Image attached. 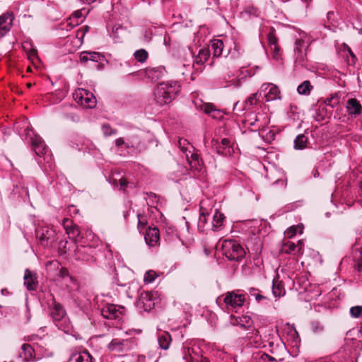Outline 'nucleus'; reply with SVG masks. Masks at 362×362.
Returning <instances> with one entry per match:
<instances>
[{"label":"nucleus","mask_w":362,"mask_h":362,"mask_svg":"<svg viewBox=\"0 0 362 362\" xmlns=\"http://www.w3.org/2000/svg\"><path fill=\"white\" fill-rule=\"evenodd\" d=\"M28 57L30 59H33L35 57H37V52L35 50H32L29 54Z\"/></svg>","instance_id":"62"},{"label":"nucleus","mask_w":362,"mask_h":362,"mask_svg":"<svg viewBox=\"0 0 362 362\" xmlns=\"http://www.w3.org/2000/svg\"><path fill=\"white\" fill-rule=\"evenodd\" d=\"M200 210L201 211L198 221V228L199 230L204 231L206 228L208 219L210 218V216L207 211H205V210L203 209V208H201Z\"/></svg>","instance_id":"29"},{"label":"nucleus","mask_w":362,"mask_h":362,"mask_svg":"<svg viewBox=\"0 0 362 362\" xmlns=\"http://www.w3.org/2000/svg\"><path fill=\"white\" fill-rule=\"evenodd\" d=\"M271 49L273 51V58H274L275 59H278L279 57V51H280V48H279V45H273L272 47H271Z\"/></svg>","instance_id":"52"},{"label":"nucleus","mask_w":362,"mask_h":362,"mask_svg":"<svg viewBox=\"0 0 362 362\" xmlns=\"http://www.w3.org/2000/svg\"><path fill=\"white\" fill-rule=\"evenodd\" d=\"M13 21L12 13H5L0 16V38L11 30Z\"/></svg>","instance_id":"12"},{"label":"nucleus","mask_w":362,"mask_h":362,"mask_svg":"<svg viewBox=\"0 0 362 362\" xmlns=\"http://www.w3.org/2000/svg\"><path fill=\"white\" fill-rule=\"evenodd\" d=\"M62 224L69 238L76 240L79 236V228L76 225L73 223L72 220L64 218Z\"/></svg>","instance_id":"15"},{"label":"nucleus","mask_w":362,"mask_h":362,"mask_svg":"<svg viewBox=\"0 0 362 362\" xmlns=\"http://www.w3.org/2000/svg\"><path fill=\"white\" fill-rule=\"evenodd\" d=\"M267 40L271 47H272L273 45H278V40L275 35L274 29H272L271 31L268 33Z\"/></svg>","instance_id":"45"},{"label":"nucleus","mask_w":362,"mask_h":362,"mask_svg":"<svg viewBox=\"0 0 362 362\" xmlns=\"http://www.w3.org/2000/svg\"><path fill=\"white\" fill-rule=\"evenodd\" d=\"M104 57L99 52H83L80 54V61L86 63L88 61L98 62L103 59Z\"/></svg>","instance_id":"22"},{"label":"nucleus","mask_w":362,"mask_h":362,"mask_svg":"<svg viewBox=\"0 0 362 362\" xmlns=\"http://www.w3.org/2000/svg\"><path fill=\"white\" fill-rule=\"evenodd\" d=\"M19 357L23 362H30L36 361V355L34 349L28 344H23L21 346V351Z\"/></svg>","instance_id":"17"},{"label":"nucleus","mask_w":362,"mask_h":362,"mask_svg":"<svg viewBox=\"0 0 362 362\" xmlns=\"http://www.w3.org/2000/svg\"><path fill=\"white\" fill-rule=\"evenodd\" d=\"M296 245L297 246L296 250H297L298 255L301 254V253H302V252H301V250H302V245H303V243H302V241H301V240H299V241L298 242V244H297V245Z\"/></svg>","instance_id":"59"},{"label":"nucleus","mask_w":362,"mask_h":362,"mask_svg":"<svg viewBox=\"0 0 362 362\" xmlns=\"http://www.w3.org/2000/svg\"><path fill=\"white\" fill-rule=\"evenodd\" d=\"M274 185H280L282 187H285L286 183V181L284 180V179H278L277 180H276L274 183H273Z\"/></svg>","instance_id":"57"},{"label":"nucleus","mask_w":362,"mask_h":362,"mask_svg":"<svg viewBox=\"0 0 362 362\" xmlns=\"http://www.w3.org/2000/svg\"><path fill=\"white\" fill-rule=\"evenodd\" d=\"M82 17V14L80 11H77L74 12L73 16L70 18V21H71L70 24H72V27H74L76 25L78 24V20Z\"/></svg>","instance_id":"46"},{"label":"nucleus","mask_w":362,"mask_h":362,"mask_svg":"<svg viewBox=\"0 0 362 362\" xmlns=\"http://www.w3.org/2000/svg\"><path fill=\"white\" fill-rule=\"evenodd\" d=\"M245 296L234 291L228 292L223 299L227 308H236L241 307L245 302Z\"/></svg>","instance_id":"9"},{"label":"nucleus","mask_w":362,"mask_h":362,"mask_svg":"<svg viewBox=\"0 0 362 362\" xmlns=\"http://www.w3.org/2000/svg\"><path fill=\"white\" fill-rule=\"evenodd\" d=\"M260 358L262 359L265 362H274V361H276V359L274 357H272L271 356H269L267 354H262Z\"/></svg>","instance_id":"53"},{"label":"nucleus","mask_w":362,"mask_h":362,"mask_svg":"<svg viewBox=\"0 0 362 362\" xmlns=\"http://www.w3.org/2000/svg\"><path fill=\"white\" fill-rule=\"evenodd\" d=\"M211 229L215 231L219 230L223 224L225 216L217 209L212 216Z\"/></svg>","instance_id":"24"},{"label":"nucleus","mask_w":362,"mask_h":362,"mask_svg":"<svg viewBox=\"0 0 362 362\" xmlns=\"http://www.w3.org/2000/svg\"><path fill=\"white\" fill-rule=\"evenodd\" d=\"M257 93H253L251 96L248 98V99L245 101V108L250 109L252 106L257 104Z\"/></svg>","instance_id":"39"},{"label":"nucleus","mask_w":362,"mask_h":362,"mask_svg":"<svg viewBox=\"0 0 362 362\" xmlns=\"http://www.w3.org/2000/svg\"><path fill=\"white\" fill-rule=\"evenodd\" d=\"M272 292L274 295L276 297L284 296L285 293V291L281 284H277L276 285L274 284L272 288Z\"/></svg>","instance_id":"40"},{"label":"nucleus","mask_w":362,"mask_h":362,"mask_svg":"<svg viewBox=\"0 0 362 362\" xmlns=\"http://www.w3.org/2000/svg\"><path fill=\"white\" fill-rule=\"evenodd\" d=\"M35 236L45 247H49L57 240L55 230L47 226H38L35 229Z\"/></svg>","instance_id":"5"},{"label":"nucleus","mask_w":362,"mask_h":362,"mask_svg":"<svg viewBox=\"0 0 362 362\" xmlns=\"http://www.w3.org/2000/svg\"><path fill=\"white\" fill-rule=\"evenodd\" d=\"M123 309L124 308L114 304H107L102 308L101 313L104 317L113 320L119 317Z\"/></svg>","instance_id":"14"},{"label":"nucleus","mask_w":362,"mask_h":362,"mask_svg":"<svg viewBox=\"0 0 362 362\" xmlns=\"http://www.w3.org/2000/svg\"><path fill=\"white\" fill-rule=\"evenodd\" d=\"M179 147L181 149V151L185 153V155L187 154L188 153H191V149H194V147L190 146H185L186 145L189 146V143L186 139H180L178 141Z\"/></svg>","instance_id":"37"},{"label":"nucleus","mask_w":362,"mask_h":362,"mask_svg":"<svg viewBox=\"0 0 362 362\" xmlns=\"http://www.w3.org/2000/svg\"><path fill=\"white\" fill-rule=\"evenodd\" d=\"M346 108L350 115H358L362 112V106L360 102L356 98L349 99L346 103Z\"/></svg>","instance_id":"19"},{"label":"nucleus","mask_w":362,"mask_h":362,"mask_svg":"<svg viewBox=\"0 0 362 362\" xmlns=\"http://www.w3.org/2000/svg\"><path fill=\"white\" fill-rule=\"evenodd\" d=\"M308 137L301 134L298 135L294 140V148L296 150H303L306 148L308 144Z\"/></svg>","instance_id":"31"},{"label":"nucleus","mask_w":362,"mask_h":362,"mask_svg":"<svg viewBox=\"0 0 362 362\" xmlns=\"http://www.w3.org/2000/svg\"><path fill=\"white\" fill-rule=\"evenodd\" d=\"M194 64H193L192 66L190 64H187V65L183 64V68H186V71H181L182 74L185 75V76L191 74V78L192 80H194V73H191V69H192V68H194Z\"/></svg>","instance_id":"51"},{"label":"nucleus","mask_w":362,"mask_h":362,"mask_svg":"<svg viewBox=\"0 0 362 362\" xmlns=\"http://www.w3.org/2000/svg\"><path fill=\"white\" fill-rule=\"evenodd\" d=\"M350 315L352 317L358 318L362 315V306L356 305L350 308Z\"/></svg>","instance_id":"43"},{"label":"nucleus","mask_w":362,"mask_h":362,"mask_svg":"<svg viewBox=\"0 0 362 362\" xmlns=\"http://www.w3.org/2000/svg\"><path fill=\"white\" fill-rule=\"evenodd\" d=\"M76 37L80 39L81 41L83 40L84 37H82V33H81V29L79 28L76 32Z\"/></svg>","instance_id":"63"},{"label":"nucleus","mask_w":362,"mask_h":362,"mask_svg":"<svg viewBox=\"0 0 362 362\" xmlns=\"http://www.w3.org/2000/svg\"><path fill=\"white\" fill-rule=\"evenodd\" d=\"M115 145L117 147H120L122 146H125L126 148L132 147L133 144H131L129 142H126L123 138H118L115 140Z\"/></svg>","instance_id":"50"},{"label":"nucleus","mask_w":362,"mask_h":362,"mask_svg":"<svg viewBox=\"0 0 362 362\" xmlns=\"http://www.w3.org/2000/svg\"><path fill=\"white\" fill-rule=\"evenodd\" d=\"M249 294L250 296L254 297L257 302L265 298L264 296L259 293V290L255 288H250L249 289Z\"/></svg>","instance_id":"44"},{"label":"nucleus","mask_w":362,"mask_h":362,"mask_svg":"<svg viewBox=\"0 0 362 362\" xmlns=\"http://www.w3.org/2000/svg\"><path fill=\"white\" fill-rule=\"evenodd\" d=\"M49 308L50 315L57 328L64 332H69L71 326L64 307L52 298V303H49Z\"/></svg>","instance_id":"2"},{"label":"nucleus","mask_w":362,"mask_h":362,"mask_svg":"<svg viewBox=\"0 0 362 362\" xmlns=\"http://www.w3.org/2000/svg\"><path fill=\"white\" fill-rule=\"evenodd\" d=\"M355 266L358 272L362 274V258L357 261Z\"/></svg>","instance_id":"56"},{"label":"nucleus","mask_w":362,"mask_h":362,"mask_svg":"<svg viewBox=\"0 0 362 362\" xmlns=\"http://www.w3.org/2000/svg\"><path fill=\"white\" fill-rule=\"evenodd\" d=\"M153 294L149 292L142 293L139 297V304L142 305L145 310H150L154 307L152 300Z\"/></svg>","instance_id":"23"},{"label":"nucleus","mask_w":362,"mask_h":362,"mask_svg":"<svg viewBox=\"0 0 362 362\" xmlns=\"http://www.w3.org/2000/svg\"><path fill=\"white\" fill-rule=\"evenodd\" d=\"M297 246L291 241H287L282 245L281 252L286 254L298 255Z\"/></svg>","instance_id":"33"},{"label":"nucleus","mask_w":362,"mask_h":362,"mask_svg":"<svg viewBox=\"0 0 362 362\" xmlns=\"http://www.w3.org/2000/svg\"><path fill=\"white\" fill-rule=\"evenodd\" d=\"M212 146L216 148V152L220 155H227L230 153L228 152V148L225 146H222L219 144L218 141L216 139H212L211 141Z\"/></svg>","instance_id":"35"},{"label":"nucleus","mask_w":362,"mask_h":362,"mask_svg":"<svg viewBox=\"0 0 362 362\" xmlns=\"http://www.w3.org/2000/svg\"><path fill=\"white\" fill-rule=\"evenodd\" d=\"M102 131L105 136H109L117 134V130L112 129L108 124H103Z\"/></svg>","instance_id":"42"},{"label":"nucleus","mask_w":362,"mask_h":362,"mask_svg":"<svg viewBox=\"0 0 362 362\" xmlns=\"http://www.w3.org/2000/svg\"><path fill=\"white\" fill-rule=\"evenodd\" d=\"M230 47L225 50V45L221 40H214L211 41L210 47V53L212 52L214 57H218L221 56L227 57L228 54L231 55L232 58H237L241 54V47L235 41L229 42Z\"/></svg>","instance_id":"3"},{"label":"nucleus","mask_w":362,"mask_h":362,"mask_svg":"<svg viewBox=\"0 0 362 362\" xmlns=\"http://www.w3.org/2000/svg\"><path fill=\"white\" fill-rule=\"evenodd\" d=\"M98 250L96 248L90 246H78L76 247V255L78 258L81 259L85 261H89L91 259L95 258V256L97 255Z\"/></svg>","instance_id":"11"},{"label":"nucleus","mask_w":362,"mask_h":362,"mask_svg":"<svg viewBox=\"0 0 362 362\" xmlns=\"http://www.w3.org/2000/svg\"><path fill=\"white\" fill-rule=\"evenodd\" d=\"M308 47V43L302 38L296 39L295 41L294 51L296 55V61L303 64L306 60V49Z\"/></svg>","instance_id":"10"},{"label":"nucleus","mask_w":362,"mask_h":362,"mask_svg":"<svg viewBox=\"0 0 362 362\" xmlns=\"http://www.w3.org/2000/svg\"><path fill=\"white\" fill-rule=\"evenodd\" d=\"M134 346V342L131 339H113L107 345V348L111 351L119 353L127 352Z\"/></svg>","instance_id":"8"},{"label":"nucleus","mask_w":362,"mask_h":362,"mask_svg":"<svg viewBox=\"0 0 362 362\" xmlns=\"http://www.w3.org/2000/svg\"><path fill=\"white\" fill-rule=\"evenodd\" d=\"M261 89L262 91L267 92L265 94V99L267 101H271L277 98H280L279 88L277 86L273 83H264L262 84Z\"/></svg>","instance_id":"13"},{"label":"nucleus","mask_w":362,"mask_h":362,"mask_svg":"<svg viewBox=\"0 0 362 362\" xmlns=\"http://www.w3.org/2000/svg\"><path fill=\"white\" fill-rule=\"evenodd\" d=\"M221 144L223 146H225L226 148H228V152H230V141L226 139V138H224L221 140Z\"/></svg>","instance_id":"55"},{"label":"nucleus","mask_w":362,"mask_h":362,"mask_svg":"<svg viewBox=\"0 0 362 362\" xmlns=\"http://www.w3.org/2000/svg\"><path fill=\"white\" fill-rule=\"evenodd\" d=\"M313 88V86L311 85L309 81H304L301 84H300L298 86L297 92L300 95H309Z\"/></svg>","instance_id":"32"},{"label":"nucleus","mask_w":362,"mask_h":362,"mask_svg":"<svg viewBox=\"0 0 362 362\" xmlns=\"http://www.w3.org/2000/svg\"><path fill=\"white\" fill-rule=\"evenodd\" d=\"M231 320V323L233 325H239L245 329H250L253 325L251 317L248 315H242L239 317L232 316Z\"/></svg>","instance_id":"20"},{"label":"nucleus","mask_w":362,"mask_h":362,"mask_svg":"<svg viewBox=\"0 0 362 362\" xmlns=\"http://www.w3.org/2000/svg\"><path fill=\"white\" fill-rule=\"evenodd\" d=\"M81 29V33H82V37H84L86 33L89 31V27L88 25L83 26Z\"/></svg>","instance_id":"58"},{"label":"nucleus","mask_w":362,"mask_h":362,"mask_svg":"<svg viewBox=\"0 0 362 362\" xmlns=\"http://www.w3.org/2000/svg\"><path fill=\"white\" fill-rule=\"evenodd\" d=\"M172 341L170 334L167 332L159 333L158 336V342L160 349L167 350L170 347V344Z\"/></svg>","instance_id":"25"},{"label":"nucleus","mask_w":362,"mask_h":362,"mask_svg":"<svg viewBox=\"0 0 362 362\" xmlns=\"http://www.w3.org/2000/svg\"><path fill=\"white\" fill-rule=\"evenodd\" d=\"M192 352H193V350L191 349L190 348L184 347V354H183L182 359L185 362H209L206 358L201 357L200 358H194L192 356Z\"/></svg>","instance_id":"28"},{"label":"nucleus","mask_w":362,"mask_h":362,"mask_svg":"<svg viewBox=\"0 0 362 362\" xmlns=\"http://www.w3.org/2000/svg\"><path fill=\"white\" fill-rule=\"evenodd\" d=\"M144 239L147 245L151 247H156L160 243V233L157 228H149L144 235Z\"/></svg>","instance_id":"16"},{"label":"nucleus","mask_w":362,"mask_h":362,"mask_svg":"<svg viewBox=\"0 0 362 362\" xmlns=\"http://www.w3.org/2000/svg\"><path fill=\"white\" fill-rule=\"evenodd\" d=\"M180 90L181 86L177 81H169L159 83L154 90L156 103L160 106L170 103L177 98Z\"/></svg>","instance_id":"1"},{"label":"nucleus","mask_w":362,"mask_h":362,"mask_svg":"<svg viewBox=\"0 0 362 362\" xmlns=\"http://www.w3.org/2000/svg\"><path fill=\"white\" fill-rule=\"evenodd\" d=\"M195 105L198 109L203 110L207 115H211L213 117H216L215 113L218 112V110L211 103H204L200 101L196 102Z\"/></svg>","instance_id":"27"},{"label":"nucleus","mask_w":362,"mask_h":362,"mask_svg":"<svg viewBox=\"0 0 362 362\" xmlns=\"http://www.w3.org/2000/svg\"><path fill=\"white\" fill-rule=\"evenodd\" d=\"M138 218V228L139 230L145 228L146 225V220L144 216L140 215L139 214H136Z\"/></svg>","instance_id":"47"},{"label":"nucleus","mask_w":362,"mask_h":362,"mask_svg":"<svg viewBox=\"0 0 362 362\" xmlns=\"http://www.w3.org/2000/svg\"><path fill=\"white\" fill-rule=\"evenodd\" d=\"M209 55V49H201L199 51L198 55L195 57L194 63L197 65H202L207 61Z\"/></svg>","instance_id":"30"},{"label":"nucleus","mask_w":362,"mask_h":362,"mask_svg":"<svg viewBox=\"0 0 362 362\" xmlns=\"http://www.w3.org/2000/svg\"><path fill=\"white\" fill-rule=\"evenodd\" d=\"M24 284L29 291H34L37 288V278L28 269L25 271Z\"/></svg>","instance_id":"21"},{"label":"nucleus","mask_w":362,"mask_h":362,"mask_svg":"<svg viewBox=\"0 0 362 362\" xmlns=\"http://www.w3.org/2000/svg\"><path fill=\"white\" fill-rule=\"evenodd\" d=\"M119 29H120L119 28H115H115H113L112 34L114 35V37L115 38H117L118 37L117 33H118V30Z\"/></svg>","instance_id":"64"},{"label":"nucleus","mask_w":362,"mask_h":362,"mask_svg":"<svg viewBox=\"0 0 362 362\" xmlns=\"http://www.w3.org/2000/svg\"><path fill=\"white\" fill-rule=\"evenodd\" d=\"M71 362H93V358L88 351L73 354L70 358Z\"/></svg>","instance_id":"26"},{"label":"nucleus","mask_w":362,"mask_h":362,"mask_svg":"<svg viewBox=\"0 0 362 362\" xmlns=\"http://www.w3.org/2000/svg\"><path fill=\"white\" fill-rule=\"evenodd\" d=\"M30 142L37 156L40 158L42 157L47 163L52 161V153L47 148L44 140L40 136L34 134L30 139Z\"/></svg>","instance_id":"6"},{"label":"nucleus","mask_w":362,"mask_h":362,"mask_svg":"<svg viewBox=\"0 0 362 362\" xmlns=\"http://www.w3.org/2000/svg\"><path fill=\"white\" fill-rule=\"evenodd\" d=\"M223 254L230 260L240 261L245 256L244 248L235 240H224L222 243Z\"/></svg>","instance_id":"4"},{"label":"nucleus","mask_w":362,"mask_h":362,"mask_svg":"<svg viewBox=\"0 0 362 362\" xmlns=\"http://www.w3.org/2000/svg\"><path fill=\"white\" fill-rule=\"evenodd\" d=\"M157 277L156 272L150 270L146 272L144 280L147 284L152 283Z\"/></svg>","instance_id":"41"},{"label":"nucleus","mask_w":362,"mask_h":362,"mask_svg":"<svg viewBox=\"0 0 362 362\" xmlns=\"http://www.w3.org/2000/svg\"><path fill=\"white\" fill-rule=\"evenodd\" d=\"M259 119L255 116L254 121H247V125L250 128H251V131H259L260 134L261 133H263V132L264 131V124H259Z\"/></svg>","instance_id":"34"},{"label":"nucleus","mask_w":362,"mask_h":362,"mask_svg":"<svg viewBox=\"0 0 362 362\" xmlns=\"http://www.w3.org/2000/svg\"><path fill=\"white\" fill-rule=\"evenodd\" d=\"M185 156L191 168L197 171L202 170L204 162L197 153L191 151L190 153H188Z\"/></svg>","instance_id":"18"},{"label":"nucleus","mask_w":362,"mask_h":362,"mask_svg":"<svg viewBox=\"0 0 362 362\" xmlns=\"http://www.w3.org/2000/svg\"><path fill=\"white\" fill-rule=\"evenodd\" d=\"M59 276H60V277H62L63 279H65V278L69 279V280L71 282H74L75 281L74 278L71 276H70V274H69L68 270L66 268H62L61 269L60 272H59Z\"/></svg>","instance_id":"49"},{"label":"nucleus","mask_w":362,"mask_h":362,"mask_svg":"<svg viewBox=\"0 0 362 362\" xmlns=\"http://www.w3.org/2000/svg\"><path fill=\"white\" fill-rule=\"evenodd\" d=\"M119 187H120L119 189L122 190V191H124L128 183H127V180L125 179L122 178V179L119 180Z\"/></svg>","instance_id":"54"},{"label":"nucleus","mask_w":362,"mask_h":362,"mask_svg":"<svg viewBox=\"0 0 362 362\" xmlns=\"http://www.w3.org/2000/svg\"><path fill=\"white\" fill-rule=\"evenodd\" d=\"M74 100L86 108H93L96 105V99L93 94L83 88H78L73 93Z\"/></svg>","instance_id":"7"},{"label":"nucleus","mask_w":362,"mask_h":362,"mask_svg":"<svg viewBox=\"0 0 362 362\" xmlns=\"http://www.w3.org/2000/svg\"><path fill=\"white\" fill-rule=\"evenodd\" d=\"M245 12L250 16H258L260 13L259 10L254 6H248L245 8Z\"/></svg>","instance_id":"48"},{"label":"nucleus","mask_w":362,"mask_h":362,"mask_svg":"<svg viewBox=\"0 0 362 362\" xmlns=\"http://www.w3.org/2000/svg\"><path fill=\"white\" fill-rule=\"evenodd\" d=\"M148 52L144 49H139V50L136 51L134 53L135 59L138 62H141V63L146 62V60L148 58Z\"/></svg>","instance_id":"36"},{"label":"nucleus","mask_w":362,"mask_h":362,"mask_svg":"<svg viewBox=\"0 0 362 362\" xmlns=\"http://www.w3.org/2000/svg\"><path fill=\"white\" fill-rule=\"evenodd\" d=\"M339 103V98L337 94L332 95L330 98L325 100V104L327 106H330L332 108L336 107Z\"/></svg>","instance_id":"38"},{"label":"nucleus","mask_w":362,"mask_h":362,"mask_svg":"<svg viewBox=\"0 0 362 362\" xmlns=\"http://www.w3.org/2000/svg\"><path fill=\"white\" fill-rule=\"evenodd\" d=\"M296 233V229L294 227H291L289 230H288V235L291 237L294 235Z\"/></svg>","instance_id":"60"},{"label":"nucleus","mask_w":362,"mask_h":362,"mask_svg":"<svg viewBox=\"0 0 362 362\" xmlns=\"http://www.w3.org/2000/svg\"><path fill=\"white\" fill-rule=\"evenodd\" d=\"M346 50L348 52V53L350 54V56L354 59H356V56L355 54H354V52H352V50L351 49V48L349 47H348L347 45H346Z\"/></svg>","instance_id":"61"}]
</instances>
